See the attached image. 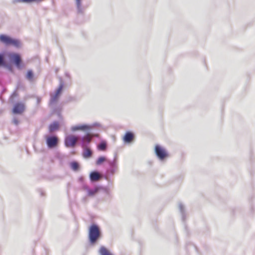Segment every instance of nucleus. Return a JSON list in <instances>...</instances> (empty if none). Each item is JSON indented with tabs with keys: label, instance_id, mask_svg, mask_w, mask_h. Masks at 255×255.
<instances>
[{
	"label": "nucleus",
	"instance_id": "22",
	"mask_svg": "<svg viewBox=\"0 0 255 255\" xmlns=\"http://www.w3.org/2000/svg\"><path fill=\"white\" fill-rule=\"evenodd\" d=\"M186 250L188 252L189 251H194L198 252L197 248L192 243H189L187 245Z\"/></svg>",
	"mask_w": 255,
	"mask_h": 255
},
{
	"label": "nucleus",
	"instance_id": "36",
	"mask_svg": "<svg viewBox=\"0 0 255 255\" xmlns=\"http://www.w3.org/2000/svg\"><path fill=\"white\" fill-rule=\"evenodd\" d=\"M19 2H31L32 1H28V0H26V1H19Z\"/></svg>",
	"mask_w": 255,
	"mask_h": 255
},
{
	"label": "nucleus",
	"instance_id": "19",
	"mask_svg": "<svg viewBox=\"0 0 255 255\" xmlns=\"http://www.w3.org/2000/svg\"><path fill=\"white\" fill-rule=\"evenodd\" d=\"M179 208L182 216V220L183 221H184L185 220L186 214L184 206L181 203L179 204Z\"/></svg>",
	"mask_w": 255,
	"mask_h": 255
},
{
	"label": "nucleus",
	"instance_id": "2",
	"mask_svg": "<svg viewBox=\"0 0 255 255\" xmlns=\"http://www.w3.org/2000/svg\"><path fill=\"white\" fill-rule=\"evenodd\" d=\"M108 163L109 167L106 170V173L104 176V178L107 181H109V176L110 175H113L118 169V165L116 156H115L113 160H109L108 161Z\"/></svg>",
	"mask_w": 255,
	"mask_h": 255
},
{
	"label": "nucleus",
	"instance_id": "8",
	"mask_svg": "<svg viewBox=\"0 0 255 255\" xmlns=\"http://www.w3.org/2000/svg\"><path fill=\"white\" fill-rule=\"evenodd\" d=\"M102 188V186H96L93 189H90L88 186L85 184H83L82 186V189L83 190L86 191L87 192V196H94L97 194L99 190Z\"/></svg>",
	"mask_w": 255,
	"mask_h": 255
},
{
	"label": "nucleus",
	"instance_id": "18",
	"mask_svg": "<svg viewBox=\"0 0 255 255\" xmlns=\"http://www.w3.org/2000/svg\"><path fill=\"white\" fill-rule=\"evenodd\" d=\"M25 78L29 82H32L34 79V73L32 70L27 71L25 75Z\"/></svg>",
	"mask_w": 255,
	"mask_h": 255
},
{
	"label": "nucleus",
	"instance_id": "11",
	"mask_svg": "<svg viewBox=\"0 0 255 255\" xmlns=\"http://www.w3.org/2000/svg\"><path fill=\"white\" fill-rule=\"evenodd\" d=\"M76 6L78 13H83L90 3L88 1H76Z\"/></svg>",
	"mask_w": 255,
	"mask_h": 255
},
{
	"label": "nucleus",
	"instance_id": "25",
	"mask_svg": "<svg viewBox=\"0 0 255 255\" xmlns=\"http://www.w3.org/2000/svg\"><path fill=\"white\" fill-rule=\"evenodd\" d=\"M58 97L55 95V94H51L50 95V104H53L56 102V101L58 99Z\"/></svg>",
	"mask_w": 255,
	"mask_h": 255
},
{
	"label": "nucleus",
	"instance_id": "6",
	"mask_svg": "<svg viewBox=\"0 0 255 255\" xmlns=\"http://www.w3.org/2000/svg\"><path fill=\"white\" fill-rule=\"evenodd\" d=\"M78 142V136L73 135H69L65 138L64 144L66 147H74Z\"/></svg>",
	"mask_w": 255,
	"mask_h": 255
},
{
	"label": "nucleus",
	"instance_id": "28",
	"mask_svg": "<svg viewBox=\"0 0 255 255\" xmlns=\"http://www.w3.org/2000/svg\"><path fill=\"white\" fill-rule=\"evenodd\" d=\"M11 61L16 63V54L12 53L9 55Z\"/></svg>",
	"mask_w": 255,
	"mask_h": 255
},
{
	"label": "nucleus",
	"instance_id": "34",
	"mask_svg": "<svg viewBox=\"0 0 255 255\" xmlns=\"http://www.w3.org/2000/svg\"><path fill=\"white\" fill-rule=\"evenodd\" d=\"M90 133L92 134V136L93 138L94 137H99V134H98V133H91V132H90Z\"/></svg>",
	"mask_w": 255,
	"mask_h": 255
},
{
	"label": "nucleus",
	"instance_id": "23",
	"mask_svg": "<svg viewBox=\"0 0 255 255\" xmlns=\"http://www.w3.org/2000/svg\"><path fill=\"white\" fill-rule=\"evenodd\" d=\"M63 87H64V82L62 81V79L60 78L59 86V87L58 88V89L56 90V93H57L58 94L61 95V94L62 93Z\"/></svg>",
	"mask_w": 255,
	"mask_h": 255
},
{
	"label": "nucleus",
	"instance_id": "31",
	"mask_svg": "<svg viewBox=\"0 0 255 255\" xmlns=\"http://www.w3.org/2000/svg\"><path fill=\"white\" fill-rule=\"evenodd\" d=\"M22 46V43L19 40L17 39V48H20Z\"/></svg>",
	"mask_w": 255,
	"mask_h": 255
},
{
	"label": "nucleus",
	"instance_id": "38",
	"mask_svg": "<svg viewBox=\"0 0 255 255\" xmlns=\"http://www.w3.org/2000/svg\"><path fill=\"white\" fill-rule=\"evenodd\" d=\"M18 87H19V84H17V87H16L17 90L18 89Z\"/></svg>",
	"mask_w": 255,
	"mask_h": 255
},
{
	"label": "nucleus",
	"instance_id": "24",
	"mask_svg": "<svg viewBox=\"0 0 255 255\" xmlns=\"http://www.w3.org/2000/svg\"><path fill=\"white\" fill-rule=\"evenodd\" d=\"M106 161H107V158L106 157L103 156H100L96 160V164L97 165H100Z\"/></svg>",
	"mask_w": 255,
	"mask_h": 255
},
{
	"label": "nucleus",
	"instance_id": "30",
	"mask_svg": "<svg viewBox=\"0 0 255 255\" xmlns=\"http://www.w3.org/2000/svg\"><path fill=\"white\" fill-rule=\"evenodd\" d=\"M38 192L39 193L41 196H44L45 195V193L44 191L42 189H39L38 190Z\"/></svg>",
	"mask_w": 255,
	"mask_h": 255
},
{
	"label": "nucleus",
	"instance_id": "13",
	"mask_svg": "<svg viewBox=\"0 0 255 255\" xmlns=\"http://www.w3.org/2000/svg\"><path fill=\"white\" fill-rule=\"evenodd\" d=\"M82 156L85 159L89 158L92 157L93 152L92 150L90 147L82 148Z\"/></svg>",
	"mask_w": 255,
	"mask_h": 255
},
{
	"label": "nucleus",
	"instance_id": "1",
	"mask_svg": "<svg viewBox=\"0 0 255 255\" xmlns=\"http://www.w3.org/2000/svg\"><path fill=\"white\" fill-rule=\"evenodd\" d=\"M101 231L98 225L93 224L89 229L88 238L89 243L91 245L96 244L97 241L101 238Z\"/></svg>",
	"mask_w": 255,
	"mask_h": 255
},
{
	"label": "nucleus",
	"instance_id": "16",
	"mask_svg": "<svg viewBox=\"0 0 255 255\" xmlns=\"http://www.w3.org/2000/svg\"><path fill=\"white\" fill-rule=\"evenodd\" d=\"M108 145L106 140H101L97 145V149L99 151H104L107 149Z\"/></svg>",
	"mask_w": 255,
	"mask_h": 255
},
{
	"label": "nucleus",
	"instance_id": "37",
	"mask_svg": "<svg viewBox=\"0 0 255 255\" xmlns=\"http://www.w3.org/2000/svg\"><path fill=\"white\" fill-rule=\"evenodd\" d=\"M55 95H56L58 98L59 97V96H60V94H57V93H56V92H55Z\"/></svg>",
	"mask_w": 255,
	"mask_h": 255
},
{
	"label": "nucleus",
	"instance_id": "35",
	"mask_svg": "<svg viewBox=\"0 0 255 255\" xmlns=\"http://www.w3.org/2000/svg\"><path fill=\"white\" fill-rule=\"evenodd\" d=\"M12 112L14 114L16 113V105L13 107Z\"/></svg>",
	"mask_w": 255,
	"mask_h": 255
},
{
	"label": "nucleus",
	"instance_id": "27",
	"mask_svg": "<svg viewBox=\"0 0 255 255\" xmlns=\"http://www.w3.org/2000/svg\"><path fill=\"white\" fill-rule=\"evenodd\" d=\"M64 75H65V77L67 79V81L69 83H71V76L70 74L68 72H65Z\"/></svg>",
	"mask_w": 255,
	"mask_h": 255
},
{
	"label": "nucleus",
	"instance_id": "20",
	"mask_svg": "<svg viewBox=\"0 0 255 255\" xmlns=\"http://www.w3.org/2000/svg\"><path fill=\"white\" fill-rule=\"evenodd\" d=\"M100 255H113L105 247L102 246L99 250Z\"/></svg>",
	"mask_w": 255,
	"mask_h": 255
},
{
	"label": "nucleus",
	"instance_id": "12",
	"mask_svg": "<svg viewBox=\"0 0 255 255\" xmlns=\"http://www.w3.org/2000/svg\"><path fill=\"white\" fill-rule=\"evenodd\" d=\"M27 62L23 61L20 54L17 53V70H22L26 68Z\"/></svg>",
	"mask_w": 255,
	"mask_h": 255
},
{
	"label": "nucleus",
	"instance_id": "32",
	"mask_svg": "<svg viewBox=\"0 0 255 255\" xmlns=\"http://www.w3.org/2000/svg\"><path fill=\"white\" fill-rule=\"evenodd\" d=\"M3 64V58L1 55H0V66Z\"/></svg>",
	"mask_w": 255,
	"mask_h": 255
},
{
	"label": "nucleus",
	"instance_id": "40",
	"mask_svg": "<svg viewBox=\"0 0 255 255\" xmlns=\"http://www.w3.org/2000/svg\"><path fill=\"white\" fill-rule=\"evenodd\" d=\"M14 98V95H12L11 97V99H13Z\"/></svg>",
	"mask_w": 255,
	"mask_h": 255
},
{
	"label": "nucleus",
	"instance_id": "29",
	"mask_svg": "<svg viewBox=\"0 0 255 255\" xmlns=\"http://www.w3.org/2000/svg\"><path fill=\"white\" fill-rule=\"evenodd\" d=\"M56 156L57 158H58L59 159H62V158L64 157V155L61 154L59 152H58L56 155Z\"/></svg>",
	"mask_w": 255,
	"mask_h": 255
},
{
	"label": "nucleus",
	"instance_id": "14",
	"mask_svg": "<svg viewBox=\"0 0 255 255\" xmlns=\"http://www.w3.org/2000/svg\"><path fill=\"white\" fill-rule=\"evenodd\" d=\"M89 177L91 182L92 183L96 182L101 179L100 173L97 170L92 171L90 174Z\"/></svg>",
	"mask_w": 255,
	"mask_h": 255
},
{
	"label": "nucleus",
	"instance_id": "26",
	"mask_svg": "<svg viewBox=\"0 0 255 255\" xmlns=\"http://www.w3.org/2000/svg\"><path fill=\"white\" fill-rule=\"evenodd\" d=\"M101 189L103 190L104 193H105L108 196H109L110 197H111V193L109 188L103 187L102 186V188H101Z\"/></svg>",
	"mask_w": 255,
	"mask_h": 255
},
{
	"label": "nucleus",
	"instance_id": "9",
	"mask_svg": "<svg viewBox=\"0 0 255 255\" xmlns=\"http://www.w3.org/2000/svg\"><path fill=\"white\" fill-rule=\"evenodd\" d=\"M0 41L5 45H14L16 41L8 36L4 34L0 35Z\"/></svg>",
	"mask_w": 255,
	"mask_h": 255
},
{
	"label": "nucleus",
	"instance_id": "4",
	"mask_svg": "<svg viewBox=\"0 0 255 255\" xmlns=\"http://www.w3.org/2000/svg\"><path fill=\"white\" fill-rule=\"evenodd\" d=\"M101 125L100 123H94L91 125H79L75 126H73L71 128V130L73 131L76 130H83V131H91L93 128H100Z\"/></svg>",
	"mask_w": 255,
	"mask_h": 255
},
{
	"label": "nucleus",
	"instance_id": "15",
	"mask_svg": "<svg viewBox=\"0 0 255 255\" xmlns=\"http://www.w3.org/2000/svg\"><path fill=\"white\" fill-rule=\"evenodd\" d=\"M134 138V135L133 132L127 131L123 137V140L125 143H129L132 141Z\"/></svg>",
	"mask_w": 255,
	"mask_h": 255
},
{
	"label": "nucleus",
	"instance_id": "39",
	"mask_svg": "<svg viewBox=\"0 0 255 255\" xmlns=\"http://www.w3.org/2000/svg\"><path fill=\"white\" fill-rule=\"evenodd\" d=\"M22 119H23V120H26V118H25V117H23V118H22Z\"/></svg>",
	"mask_w": 255,
	"mask_h": 255
},
{
	"label": "nucleus",
	"instance_id": "7",
	"mask_svg": "<svg viewBox=\"0 0 255 255\" xmlns=\"http://www.w3.org/2000/svg\"><path fill=\"white\" fill-rule=\"evenodd\" d=\"M155 152L157 157L162 160L168 156V153L165 150L159 145H156L155 147Z\"/></svg>",
	"mask_w": 255,
	"mask_h": 255
},
{
	"label": "nucleus",
	"instance_id": "33",
	"mask_svg": "<svg viewBox=\"0 0 255 255\" xmlns=\"http://www.w3.org/2000/svg\"><path fill=\"white\" fill-rule=\"evenodd\" d=\"M79 181L82 183V186L83 184H85L84 182V178L82 176L79 178Z\"/></svg>",
	"mask_w": 255,
	"mask_h": 255
},
{
	"label": "nucleus",
	"instance_id": "5",
	"mask_svg": "<svg viewBox=\"0 0 255 255\" xmlns=\"http://www.w3.org/2000/svg\"><path fill=\"white\" fill-rule=\"evenodd\" d=\"M45 139L46 145L49 149L55 148L59 144V138L56 135H47Z\"/></svg>",
	"mask_w": 255,
	"mask_h": 255
},
{
	"label": "nucleus",
	"instance_id": "10",
	"mask_svg": "<svg viewBox=\"0 0 255 255\" xmlns=\"http://www.w3.org/2000/svg\"><path fill=\"white\" fill-rule=\"evenodd\" d=\"M26 110L25 104L20 102H17V125L21 123L18 115L22 114Z\"/></svg>",
	"mask_w": 255,
	"mask_h": 255
},
{
	"label": "nucleus",
	"instance_id": "17",
	"mask_svg": "<svg viewBox=\"0 0 255 255\" xmlns=\"http://www.w3.org/2000/svg\"><path fill=\"white\" fill-rule=\"evenodd\" d=\"M59 128V124L58 122L55 121L51 123L49 126V130L50 132H53L57 130Z\"/></svg>",
	"mask_w": 255,
	"mask_h": 255
},
{
	"label": "nucleus",
	"instance_id": "3",
	"mask_svg": "<svg viewBox=\"0 0 255 255\" xmlns=\"http://www.w3.org/2000/svg\"><path fill=\"white\" fill-rule=\"evenodd\" d=\"M92 140V134L90 132H87L83 136H78V144L82 148L90 147Z\"/></svg>",
	"mask_w": 255,
	"mask_h": 255
},
{
	"label": "nucleus",
	"instance_id": "21",
	"mask_svg": "<svg viewBox=\"0 0 255 255\" xmlns=\"http://www.w3.org/2000/svg\"><path fill=\"white\" fill-rule=\"evenodd\" d=\"M70 167L73 170L76 171L79 169L80 164L78 162L73 161L70 163Z\"/></svg>",
	"mask_w": 255,
	"mask_h": 255
}]
</instances>
